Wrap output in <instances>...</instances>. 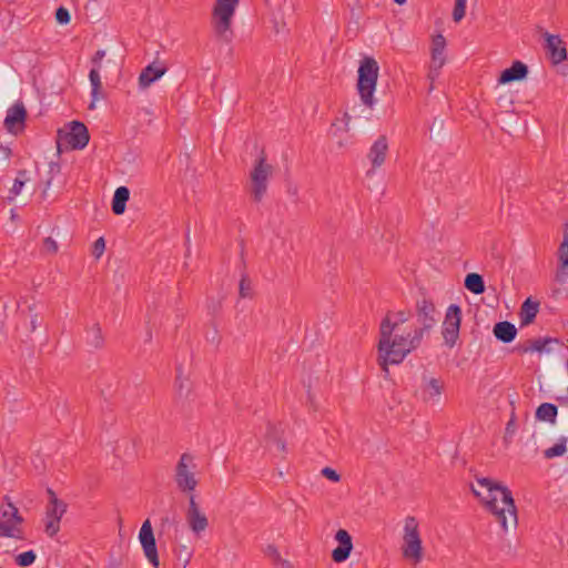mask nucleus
Wrapping results in <instances>:
<instances>
[{"label": "nucleus", "instance_id": "obj_1", "mask_svg": "<svg viewBox=\"0 0 568 568\" xmlns=\"http://www.w3.org/2000/svg\"><path fill=\"white\" fill-rule=\"evenodd\" d=\"M477 486L471 485L473 494L479 498L487 510L494 515L501 528L508 530L510 526H517V508L511 491L504 485L487 478L476 477Z\"/></svg>", "mask_w": 568, "mask_h": 568}, {"label": "nucleus", "instance_id": "obj_2", "mask_svg": "<svg viewBox=\"0 0 568 568\" xmlns=\"http://www.w3.org/2000/svg\"><path fill=\"white\" fill-rule=\"evenodd\" d=\"M388 321H382L379 326L378 364L385 374L388 365L400 364L405 357L416 349L423 339L422 331L398 334Z\"/></svg>", "mask_w": 568, "mask_h": 568}, {"label": "nucleus", "instance_id": "obj_3", "mask_svg": "<svg viewBox=\"0 0 568 568\" xmlns=\"http://www.w3.org/2000/svg\"><path fill=\"white\" fill-rule=\"evenodd\" d=\"M240 0H216L212 10L211 26L215 38L223 43L233 40V18Z\"/></svg>", "mask_w": 568, "mask_h": 568}, {"label": "nucleus", "instance_id": "obj_4", "mask_svg": "<svg viewBox=\"0 0 568 568\" xmlns=\"http://www.w3.org/2000/svg\"><path fill=\"white\" fill-rule=\"evenodd\" d=\"M379 67L377 61L372 57L362 59L358 68L357 91L361 101L368 109H373L376 104L374 92L376 90Z\"/></svg>", "mask_w": 568, "mask_h": 568}, {"label": "nucleus", "instance_id": "obj_5", "mask_svg": "<svg viewBox=\"0 0 568 568\" xmlns=\"http://www.w3.org/2000/svg\"><path fill=\"white\" fill-rule=\"evenodd\" d=\"M402 555L414 565L423 560V542L418 530V521L415 517L408 516L405 519Z\"/></svg>", "mask_w": 568, "mask_h": 568}, {"label": "nucleus", "instance_id": "obj_6", "mask_svg": "<svg viewBox=\"0 0 568 568\" xmlns=\"http://www.w3.org/2000/svg\"><path fill=\"white\" fill-rule=\"evenodd\" d=\"M273 168L266 163L265 158L260 156L250 173V192L255 202H261L266 194L268 179L271 178Z\"/></svg>", "mask_w": 568, "mask_h": 568}, {"label": "nucleus", "instance_id": "obj_7", "mask_svg": "<svg viewBox=\"0 0 568 568\" xmlns=\"http://www.w3.org/2000/svg\"><path fill=\"white\" fill-rule=\"evenodd\" d=\"M195 464L192 455L184 453L181 455L176 467L174 480L178 488L183 493H192L197 486V479L195 478Z\"/></svg>", "mask_w": 568, "mask_h": 568}, {"label": "nucleus", "instance_id": "obj_8", "mask_svg": "<svg viewBox=\"0 0 568 568\" xmlns=\"http://www.w3.org/2000/svg\"><path fill=\"white\" fill-rule=\"evenodd\" d=\"M22 517L12 503L0 506V536L16 539H23L20 528Z\"/></svg>", "mask_w": 568, "mask_h": 568}, {"label": "nucleus", "instance_id": "obj_9", "mask_svg": "<svg viewBox=\"0 0 568 568\" xmlns=\"http://www.w3.org/2000/svg\"><path fill=\"white\" fill-rule=\"evenodd\" d=\"M90 140L89 131L87 126L80 121H72L69 124V129H60L58 131V146L61 143H65L72 150L84 149Z\"/></svg>", "mask_w": 568, "mask_h": 568}, {"label": "nucleus", "instance_id": "obj_10", "mask_svg": "<svg viewBox=\"0 0 568 568\" xmlns=\"http://www.w3.org/2000/svg\"><path fill=\"white\" fill-rule=\"evenodd\" d=\"M462 323V308L457 304L448 306L445 320L443 322L442 335L445 344L449 347L455 346L458 337Z\"/></svg>", "mask_w": 568, "mask_h": 568}, {"label": "nucleus", "instance_id": "obj_11", "mask_svg": "<svg viewBox=\"0 0 568 568\" xmlns=\"http://www.w3.org/2000/svg\"><path fill=\"white\" fill-rule=\"evenodd\" d=\"M50 496L45 511V532L53 537L60 529V520L67 510V505L58 499L52 489H48Z\"/></svg>", "mask_w": 568, "mask_h": 568}, {"label": "nucleus", "instance_id": "obj_12", "mask_svg": "<svg viewBox=\"0 0 568 568\" xmlns=\"http://www.w3.org/2000/svg\"><path fill=\"white\" fill-rule=\"evenodd\" d=\"M446 39L443 34H436L432 40V61L428 72V79L430 81L429 90L434 89V81L439 74V70L446 62L445 58Z\"/></svg>", "mask_w": 568, "mask_h": 568}, {"label": "nucleus", "instance_id": "obj_13", "mask_svg": "<svg viewBox=\"0 0 568 568\" xmlns=\"http://www.w3.org/2000/svg\"><path fill=\"white\" fill-rule=\"evenodd\" d=\"M416 315L417 321L420 323V327L415 328V331H422V336L426 331L432 329L437 323V311L434 303L423 297L416 302Z\"/></svg>", "mask_w": 568, "mask_h": 568}, {"label": "nucleus", "instance_id": "obj_14", "mask_svg": "<svg viewBox=\"0 0 568 568\" xmlns=\"http://www.w3.org/2000/svg\"><path fill=\"white\" fill-rule=\"evenodd\" d=\"M139 539L142 545L143 551L148 560L152 564L153 567L158 568L159 555L156 549V542L153 535V529L149 519H146L140 529Z\"/></svg>", "mask_w": 568, "mask_h": 568}, {"label": "nucleus", "instance_id": "obj_15", "mask_svg": "<svg viewBox=\"0 0 568 568\" xmlns=\"http://www.w3.org/2000/svg\"><path fill=\"white\" fill-rule=\"evenodd\" d=\"M27 110L21 102L14 103L7 111L4 128L9 133L19 134L24 130Z\"/></svg>", "mask_w": 568, "mask_h": 568}, {"label": "nucleus", "instance_id": "obj_16", "mask_svg": "<svg viewBox=\"0 0 568 568\" xmlns=\"http://www.w3.org/2000/svg\"><path fill=\"white\" fill-rule=\"evenodd\" d=\"M186 521L190 529L196 535L203 532L209 526L207 517L201 511L194 495L190 496Z\"/></svg>", "mask_w": 568, "mask_h": 568}, {"label": "nucleus", "instance_id": "obj_17", "mask_svg": "<svg viewBox=\"0 0 568 568\" xmlns=\"http://www.w3.org/2000/svg\"><path fill=\"white\" fill-rule=\"evenodd\" d=\"M546 44L545 49L554 64H559L567 59V49L565 42L557 34L544 33Z\"/></svg>", "mask_w": 568, "mask_h": 568}, {"label": "nucleus", "instance_id": "obj_18", "mask_svg": "<svg viewBox=\"0 0 568 568\" xmlns=\"http://www.w3.org/2000/svg\"><path fill=\"white\" fill-rule=\"evenodd\" d=\"M387 151V138L385 135H379L367 153V158L372 163V170L368 171V174L373 173L375 169L381 168L384 164Z\"/></svg>", "mask_w": 568, "mask_h": 568}, {"label": "nucleus", "instance_id": "obj_19", "mask_svg": "<svg viewBox=\"0 0 568 568\" xmlns=\"http://www.w3.org/2000/svg\"><path fill=\"white\" fill-rule=\"evenodd\" d=\"M335 539L339 545L332 551V558L335 562H343L349 557L353 550L352 537L347 530L338 529Z\"/></svg>", "mask_w": 568, "mask_h": 568}, {"label": "nucleus", "instance_id": "obj_20", "mask_svg": "<svg viewBox=\"0 0 568 568\" xmlns=\"http://www.w3.org/2000/svg\"><path fill=\"white\" fill-rule=\"evenodd\" d=\"M166 67L160 62H153L146 65L139 75V87L141 89L149 88L158 79H160L165 72Z\"/></svg>", "mask_w": 568, "mask_h": 568}, {"label": "nucleus", "instance_id": "obj_21", "mask_svg": "<svg viewBox=\"0 0 568 568\" xmlns=\"http://www.w3.org/2000/svg\"><path fill=\"white\" fill-rule=\"evenodd\" d=\"M528 74V68L521 61H514L510 68L505 69L498 79V83L506 84L514 81H520Z\"/></svg>", "mask_w": 568, "mask_h": 568}, {"label": "nucleus", "instance_id": "obj_22", "mask_svg": "<svg viewBox=\"0 0 568 568\" xmlns=\"http://www.w3.org/2000/svg\"><path fill=\"white\" fill-rule=\"evenodd\" d=\"M444 384L435 377H423L422 396L425 402H438Z\"/></svg>", "mask_w": 568, "mask_h": 568}, {"label": "nucleus", "instance_id": "obj_23", "mask_svg": "<svg viewBox=\"0 0 568 568\" xmlns=\"http://www.w3.org/2000/svg\"><path fill=\"white\" fill-rule=\"evenodd\" d=\"M560 342L557 338L552 337H544L528 341L527 344L518 346L519 352L529 353V352H538V353H549L551 352V345H559Z\"/></svg>", "mask_w": 568, "mask_h": 568}, {"label": "nucleus", "instance_id": "obj_24", "mask_svg": "<svg viewBox=\"0 0 568 568\" xmlns=\"http://www.w3.org/2000/svg\"><path fill=\"white\" fill-rule=\"evenodd\" d=\"M557 256L559 265L556 272V281L565 282L568 276V233L564 234V240L558 247Z\"/></svg>", "mask_w": 568, "mask_h": 568}, {"label": "nucleus", "instance_id": "obj_25", "mask_svg": "<svg viewBox=\"0 0 568 568\" xmlns=\"http://www.w3.org/2000/svg\"><path fill=\"white\" fill-rule=\"evenodd\" d=\"M493 333L498 341L507 344L516 338L517 328L513 323L503 321L495 324Z\"/></svg>", "mask_w": 568, "mask_h": 568}, {"label": "nucleus", "instance_id": "obj_26", "mask_svg": "<svg viewBox=\"0 0 568 568\" xmlns=\"http://www.w3.org/2000/svg\"><path fill=\"white\" fill-rule=\"evenodd\" d=\"M539 311V302L532 301L530 297H528L520 307L519 311V320L521 326H527L531 324Z\"/></svg>", "mask_w": 568, "mask_h": 568}, {"label": "nucleus", "instance_id": "obj_27", "mask_svg": "<svg viewBox=\"0 0 568 568\" xmlns=\"http://www.w3.org/2000/svg\"><path fill=\"white\" fill-rule=\"evenodd\" d=\"M85 343L89 347L99 349L104 345L102 328L99 323H94L85 329Z\"/></svg>", "mask_w": 568, "mask_h": 568}, {"label": "nucleus", "instance_id": "obj_28", "mask_svg": "<svg viewBox=\"0 0 568 568\" xmlns=\"http://www.w3.org/2000/svg\"><path fill=\"white\" fill-rule=\"evenodd\" d=\"M130 197V191L126 186H119L112 199V211L115 215H121L125 211L126 202Z\"/></svg>", "mask_w": 568, "mask_h": 568}, {"label": "nucleus", "instance_id": "obj_29", "mask_svg": "<svg viewBox=\"0 0 568 568\" xmlns=\"http://www.w3.org/2000/svg\"><path fill=\"white\" fill-rule=\"evenodd\" d=\"M558 408L555 404L542 403L536 409V418L541 422H548L550 424L556 423Z\"/></svg>", "mask_w": 568, "mask_h": 568}, {"label": "nucleus", "instance_id": "obj_30", "mask_svg": "<svg viewBox=\"0 0 568 568\" xmlns=\"http://www.w3.org/2000/svg\"><path fill=\"white\" fill-rule=\"evenodd\" d=\"M464 285L469 292L476 295L483 294L485 292V283L483 276L477 273L467 274Z\"/></svg>", "mask_w": 568, "mask_h": 568}, {"label": "nucleus", "instance_id": "obj_31", "mask_svg": "<svg viewBox=\"0 0 568 568\" xmlns=\"http://www.w3.org/2000/svg\"><path fill=\"white\" fill-rule=\"evenodd\" d=\"M99 70L100 69H98V68H92L89 73V79H90L91 87H92V90H91L92 101L90 104V109H94L95 101L99 100L100 92L102 89Z\"/></svg>", "mask_w": 568, "mask_h": 568}, {"label": "nucleus", "instance_id": "obj_32", "mask_svg": "<svg viewBox=\"0 0 568 568\" xmlns=\"http://www.w3.org/2000/svg\"><path fill=\"white\" fill-rule=\"evenodd\" d=\"M410 317L409 312L398 311V312H388L383 321H388L390 326H394V331L399 329V325L406 323Z\"/></svg>", "mask_w": 568, "mask_h": 568}, {"label": "nucleus", "instance_id": "obj_33", "mask_svg": "<svg viewBox=\"0 0 568 568\" xmlns=\"http://www.w3.org/2000/svg\"><path fill=\"white\" fill-rule=\"evenodd\" d=\"M566 452H567V438L561 437L558 440V443H556L554 446L544 450V456L547 459H551L555 457L562 456Z\"/></svg>", "mask_w": 568, "mask_h": 568}, {"label": "nucleus", "instance_id": "obj_34", "mask_svg": "<svg viewBox=\"0 0 568 568\" xmlns=\"http://www.w3.org/2000/svg\"><path fill=\"white\" fill-rule=\"evenodd\" d=\"M175 388L179 396H187L190 393V385L186 378L182 376L181 368H178V375L175 378Z\"/></svg>", "mask_w": 568, "mask_h": 568}, {"label": "nucleus", "instance_id": "obj_35", "mask_svg": "<svg viewBox=\"0 0 568 568\" xmlns=\"http://www.w3.org/2000/svg\"><path fill=\"white\" fill-rule=\"evenodd\" d=\"M37 555L33 550H28L19 554L16 557V564L20 567L31 566L36 561Z\"/></svg>", "mask_w": 568, "mask_h": 568}, {"label": "nucleus", "instance_id": "obj_36", "mask_svg": "<svg viewBox=\"0 0 568 568\" xmlns=\"http://www.w3.org/2000/svg\"><path fill=\"white\" fill-rule=\"evenodd\" d=\"M239 294L241 298H251L253 296L252 284L247 276H242L239 285Z\"/></svg>", "mask_w": 568, "mask_h": 568}, {"label": "nucleus", "instance_id": "obj_37", "mask_svg": "<svg viewBox=\"0 0 568 568\" xmlns=\"http://www.w3.org/2000/svg\"><path fill=\"white\" fill-rule=\"evenodd\" d=\"M466 2V0H456L455 8L453 11L454 21L459 22L465 17Z\"/></svg>", "mask_w": 568, "mask_h": 568}, {"label": "nucleus", "instance_id": "obj_38", "mask_svg": "<svg viewBox=\"0 0 568 568\" xmlns=\"http://www.w3.org/2000/svg\"><path fill=\"white\" fill-rule=\"evenodd\" d=\"M516 430H517L516 415H515V412H513L510 419L508 420L506 428H505V440H507L508 438H511L513 435L516 433Z\"/></svg>", "mask_w": 568, "mask_h": 568}, {"label": "nucleus", "instance_id": "obj_39", "mask_svg": "<svg viewBox=\"0 0 568 568\" xmlns=\"http://www.w3.org/2000/svg\"><path fill=\"white\" fill-rule=\"evenodd\" d=\"M55 19L60 24H67L70 22V12L64 7H59L55 11Z\"/></svg>", "mask_w": 568, "mask_h": 568}, {"label": "nucleus", "instance_id": "obj_40", "mask_svg": "<svg viewBox=\"0 0 568 568\" xmlns=\"http://www.w3.org/2000/svg\"><path fill=\"white\" fill-rule=\"evenodd\" d=\"M105 250V241L103 237H99L94 244H93V250H92V254L99 258L103 252Z\"/></svg>", "mask_w": 568, "mask_h": 568}, {"label": "nucleus", "instance_id": "obj_41", "mask_svg": "<svg viewBox=\"0 0 568 568\" xmlns=\"http://www.w3.org/2000/svg\"><path fill=\"white\" fill-rule=\"evenodd\" d=\"M322 474L329 480L332 481H339L341 479V476L336 473V470H334L333 468H329V467H325L323 468L322 470Z\"/></svg>", "mask_w": 568, "mask_h": 568}, {"label": "nucleus", "instance_id": "obj_42", "mask_svg": "<svg viewBox=\"0 0 568 568\" xmlns=\"http://www.w3.org/2000/svg\"><path fill=\"white\" fill-rule=\"evenodd\" d=\"M23 185H24V180L17 178L13 182L12 187L10 189V194H12L13 196L19 195Z\"/></svg>", "mask_w": 568, "mask_h": 568}, {"label": "nucleus", "instance_id": "obj_43", "mask_svg": "<svg viewBox=\"0 0 568 568\" xmlns=\"http://www.w3.org/2000/svg\"><path fill=\"white\" fill-rule=\"evenodd\" d=\"M265 555L273 558L275 561L281 559L278 549L274 545H268L265 549Z\"/></svg>", "mask_w": 568, "mask_h": 568}, {"label": "nucleus", "instance_id": "obj_44", "mask_svg": "<svg viewBox=\"0 0 568 568\" xmlns=\"http://www.w3.org/2000/svg\"><path fill=\"white\" fill-rule=\"evenodd\" d=\"M43 245L48 252L57 253L58 251V244L52 237H45Z\"/></svg>", "mask_w": 568, "mask_h": 568}, {"label": "nucleus", "instance_id": "obj_45", "mask_svg": "<svg viewBox=\"0 0 568 568\" xmlns=\"http://www.w3.org/2000/svg\"><path fill=\"white\" fill-rule=\"evenodd\" d=\"M105 57V51L104 50H98L93 58H92V63H93V68H98L100 69L101 68V61L102 59Z\"/></svg>", "mask_w": 568, "mask_h": 568}, {"label": "nucleus", "instance_id": "obj_46", "mask_svg": "<svg viewBox=\"0 0 568 568\" xmlns=\"http://www.w3.org/2000/svg\"><path fill=\"white\" fill-rule=\"evenodd\" d=\"M182 556H184L183 564L184 567L190 562L191 559V552L187 550L185 546H182L179 551V559H182Z\"/></svg>", "mask_w": 568, "mask_h": 568}, {"label": "nucleus", "instance_id": "obj_47", "mask_svg": "<svg viewBox=\"0 0 568 568\" xmlns=\"http://www.w3.org/2000/svg\"><path fill=\"white\" fill-rule=\"evenodd\" d=\"M343 121H344V131L348 132L349 131L351 115L347 112L344 113Z\"/></svg>", "mask_w": 568, "mask_h": 568}, {"label": "nucleus", "instance_id": "obj_48", "mask_svg": "<svg viewBox=\"0 0 568 568\" xmlns=\"http://www.w3.org/2000/svg\"><path fill=\"white\" fill-rule=\"evenodd\" d=\"M38 325H39V323H38V316H37V315H34V316H32V318H31V329H32V331H36V328L38 327Z\"/></svg>", "mask_w": 568, "mask_h": 568}, {"label": "nucleus", "instance_id": "obj_49", "mask_svg": "<svg viewBox=\"0 0 568 568\" xmlns=\"http://www.w3.org/2000/svg\"><path fill=\"white\" fill-rule=\"evenodd\" d=\"M276 445L280 450H285V444L282 440H276Z\"/></svg>", "mask_w": 568, "mask_h": 568}, {"label": "nucleus", "instance_id": "obj_50", "mask_svg": "<svg viewBox=\"0 0 568 568\" xmlns=\"http://www.w3.org/2000/svg\"><path fill=\"white\" fill-rule=\"evenodd\" d=\"M557 399L560 404L568 406V397H558Z\"/></svg>", "mask_w": 568, "mask_h": 568}, {"label": "nucleus", "instance_id": "obj_51", "mask_svg": "<svg viewBox=\"0 0 568 568\" xmlns=\"http://www.w3.org/2000/svg\"><path fill=\"white\" fill-rule=\"evenodd\" d=\"M395 3L402 6L404 4L407 0H393Z\"/></svg>", "mask_w": 568, "mask_h": 568}, {"label": "nucleus", "instance_id": "obj_52", "mask_svg": "<svg viewBox=\"0 0 568 568\" xmlns=\"http://www.w3.org/2000/svg\"><path fill=\"white\" fill-rule=\"evenodd\" d=\"M271 432H273V426H272V425H268V433H267V436H271Z\"/></svg>", "mask_w": 568, "mask_h": 568}, {"label": "nucleus", "instance_id": "obj_53", "mask_svg": "<svg viewBox=\"0 0 568 568\" xmlns=\"http://www.w3.org/2000/svg\"><path fill=\"white\" fill-rule=\"evenodd\" d=\"M24 174H26V172H24V171H20V172H19V175H20V176H24Z\"/></svg>", "mask_w": 568, "mask_h": 568}, {"label": "nucleus", "instance_id": "obj_54", "mask_svg": "<svg viewBox=\"0 0 568 568\" xmlns=\"http://www.w3.org/2000/svg\"><path fill=\"white\" fill-rule=\"evenodd\" d=\"M53 166L59 168V164H52L51 170H53Z\"/></svg>", "mask_w": 568, "mask_h": 568}]
</instances>
